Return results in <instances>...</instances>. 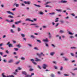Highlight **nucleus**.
<instances>
[{
  "label": "nucleus",
  "instance_id": "obj_48",
  "mask_svg": "<svg viewBox=\"0 0 77 77\" xmlns=\"http://www.w3.org/2000/svg\"><path fill=\"white\" fill-rule=\"evenodd\" d=\"M14 20H11V21H10V23H12V22H14Z\"/></svg>",
  "mask_w": 77,
  "mask_h": 77
},
{
  "label": "nucleus",
  "instance_id": "obj_3",
  "mask_svg": "<svg viewBox=\"0 0 77 77\" xmlns=\"http://www.w3.org/2000/svg\"><path fill=\"white\" fill-rule=\"evenodd\" d=\"M42 66L43 69H46V67H48V66L47 64H44Z\"/></svg>",
  "mask_w": 77,
  "mask_h": 77
},
{
  "label": "nucleus",
  "instance_id": "obj_53",
  "mask_svg": "<svg viewBox=\"0 0 77 77\" xmlns=\"http://www.w3.org/2000/svg\"><path fill=\"white\" fill-rule=\"evenodd\" d=\"M38 68H39L40 69H41V66H40L39 65H38L37 66Z\"/></svg>",
  "mask_w": 77,
  "mask_h": 77
},
{
  "label": "nucleus",
  "instance_id": "obj_30",
  "mask_svg": "<svg viewBox=\"0 0 77 77\" xmlns=\"http://www.w3.org/2000/svg\"><path fill=\"white\" fill-rule=\"evenodd\" d=\"M17 30L18 32H20V31H21L20 28V27L17 28Z\"/></svg>",
  "mask_w": 77,
  "mask_h": 77
},
{
  "label": "nucleus",
  "instance_id": "obj_46",
  "mask_svg": "<svg viewBox=\"0 0 77 77\" xmlns=\"http://www.w3.org/2000/svg\"><path fill=\"white\" fill-rule=\"evenodd\" d=\"M45 45L46 47H48V45L47 44V43H45Z\"/></svg>",
  "mask_w": 77,
  "mask_h": 77
},
{
  "label": "nucleus",
  "instance_id": "obj_37",
  "mask_svg": "<svg viewBox=\"0 0 77 77\" xmlns=\"http://www.w3.org/2000/svg\"><path fill=\"white\" fill-rule=\"evenodd\" d=\"M30 75L26 74V75H25V77H30Z\"/></svg>",
  "mask_w": 77,
  "mask_h": 77
},
{
  "label": "nucleus",
  "instance_id": "obj_63",
  "mask_svg": "<svg viewBox=\"0 0 77 77\" xmlns=\"http://www.w3.org/2000/svg\"><path fill=\"white\" fill-rule=\"evenodd\" d=\"M34 34L35 35H38L39 34H38V33H35Z\"/></svg>",
  "mask_w": 77,
  "mask_h": 77
},
{
  "label": "nucleus",
  "instance_id": "obj_60",
  "mask_svg": "<svg viewBox=\"0 0 77 77\" xmlns=\"http://www.w3.org/2000/svg\"><path fill=\"white\" fill-rule=\"evenodd\" d=\"M60 22L62 23H63L64 21H63V20H60Z\"/></svg>",
  "mask_w": 77,
  "mask_h": 77
},
{
  "label": "nucleus",
  "instance_id": "obj_62",
  "mask_svg": "<svg viewBox=\"0 0 77 77\" xmlns=\"http://www.w3.org/2000/svg\"><path fill=\"white\" fill-rule=\"evenodd\" d=\"M71 54L72 56H74V54H73V53H71Z\"/></svg>",
  "mask_w": 77,
  "mask_h": 77
},
{
  "label": "nucleus",
  "instance_id": "obj_64",
  "mask_svg": "<svg viewBox=\"0 0 77 77\" xmlns=\"http://www.w3.org/2000/svg\"><path fill=\"white\" fill-rule=\"evenodd\" d=\"M59 40H62V38H61V36H59Z\"/></svg>",
  "mask_w": 77,
  "mask_h": 77
},
{
  "label": "nucleus",
  "instance_id": "obj_25",
  "mask_svg": "<svg viewBox=\"0 0 77 77\" xmlns=\"http://www.w3.org/2000/svg\"><path fill=\"white\" fill-rule=\"evenodd\" d=\"M59 20V18L58 17H57L56 18V20H55V22H56V23H57V22H58V21H59V20Z\"/></svg>",
  "mask_w": 77,
  "mask_h": 77
},
{
  "label": "nucleus",
  "instance_id": "obj_2",
  "mask_svg": "<svg viewBox=\"0 0 77 77\" xmlns=\"http://www.w3.org/2000/svg\"><path fill=\"white\" fill-rule=\"evenodd\" d=\"M48 35V38H49V39H51L52 38V36L51 35V34L50 33V32H48L47 33Z\"/></svg>",
  "mask_w": 77,
  "mask_h": 77
},
{
  "label": "nucleus",
  "instance_id": "obj_10",
  "mask_svg": "<svg viewBox=\"0 0 77 77\" xmlns=\"http://www.w3.org/2000/svg\"><path fill=\"white\" fill-rule=\"evenodd\" d=\"M60 3H67V1L62 0L60 2Z\"/></svg>",
  "mask_w": 77,
  "mask_h": 77
},
{
  "label": "nucleus",
  "instance_id": "obj_29",
  "mask_svg": "<svg viewBox=\"0 0 77 77\" xmlns=\"http://www.w3.org/2000/svg\"><path fill=\"white\" fill-rule=\"evenodd\" d=\"M55 12H53L52 13H49V14L50 15H54L55 14Z\"/></svg>",
  "mask_w": 77,
  "mask_h": 77
},
{
  "label": "nucleus",
  "instance_id": "obj_31",
  "mask_svg": "<svg viewBox=\"0 0 77 77\" xmlns=\"http://www.w3.org/2000/svg\"><path fill=\"white\" fill-rule=\"evenodd\" d=\"M8 17H9V18H14V17L11 16V15H9L8 16Z\"/></svg>",
  "mask_w": 77,
  "mask_h": 77
},
{
  "label": "nucleus",
  "instance_id": "obj_17",
  "mask_svg": "<svg viewBox=\"0 0 77 77\" xmlns=\"http://www.w3.org/2000/svg\"><path fill=\"white\" fill-rule=\"evenodd\" d=\"M39 14L40 15H44V13L42 11H40L39 12Z\"/></svg>",
  "mask_w": 77,
  "mask_h": 77
},
{
  "label": "nucleus",
  "instance_id": "obj_16",
  "mask_svg": "<svg viewBox=\"0 0 77 77\" xmlns=\"http://www.w3.org/2000/svg\"><path fill=\"white\" fill-rule=\"evenodd\" d=\"M56 11L57 12H62V10L61 9H56Z\"/></svg>",
  "mask_w": 77,
  "mask_h": 77
},
{
  "label": "nucleus",
  "instance_id": "obj_23",
  "mask_svg": "<svg viewBox=\"0 0 77 77\" xmlns=\"http://www.w3.org/2000/svg\"><path fill=\"white\" fill-rule=\"evenodd\" d=\"M34 6H35L37 7H38V8H41V6L39 5H36V4H34Z\"/></svg>",
  "mask_w": 77,
  "mask_h": 77
},
{
  "label": "nucleus",
  "instance_id": "obj_38",
  "mask_svg": "<svg viewBox=\"0 0 77 77\" xmlns=\"http://www.w3.org/2000/svg\"><path fill=\"white\" fill-rule=\"evenodd\" d=\"M71 73L72 74V75H73V76H74V75H75V74L74 73L72 72H71Z\"/></svg>",
  "mask_w": 77,
  "mask_h": 77
},
{
  "label": "nucleus",
  "instance_id": "obj_44",
  "mask_svg": "<svg viewBox=\"0 0 77 77\" xmlns=\"http://www.w3.org/2000/svg\"><path fill=\"white\" fill-rule=\"evenodd\" d=\"M10 43H11V42H8L7 44H6V45H9L10 44Z\"/></svg>",
  "mask_w": 77,
  "mask_h": 77
},
{
  "label": "nucleus",
  "instance_id": "obj_39",
  "mask_svg": "<svg viewBox=\"0 0 77 77\" xmlns=\"http://www.w3.org/2000/svg\"><path fill=\"white\" fill-rule=\"evenodd\" d=\"M14 49L15 50V51H18V48H15Z\"/></svg>",
  "mask_w": 77,
  "mask_h": 77
},
{
  "label": "nucleus",
  "instance_id": "obj_49",
  "mask_svg": "<svg viewBox=\"0 0 77 77\" xmlns=\"http://www.w3.org/2000/svg\"><path fill=\"white\" fill-rule=\"evenodd\" d=\"M62 69H63V67L61 66L60 69V71H62Z\"/></svg>",
  "mask_w": 77,
  "mask_h": 77
},
{
  "label": "nucleus",
  "instance_id": "obj_58",
  "mask_svg": "<svg viewBox=\"0 0 77 77\" xmlns=\"http://www.w3.org/2000/svg\"><path fill=\"white\" fill-rule=\"evenodd\" d=\"M33 64H34V65H37V63H36V62H33Z\"/></svg>",
  "mask_w": 77,
  "mask_h": 77
},
{
  "label": "nucleus",
  "instance_id": "obj_35",
  "mask_svg": "<svg viewBox=\"0 0 77 77\" xmlns=\"http://www.w3.org/2000/svg\"><path fill=\"white\" fill-rule=\"evenodd\" d=\"M69 38L71 39H72L74 38V37L73 36H69Z\"/></svg>",
  "mask_w": 77,
  "mask_h": 77
},
{
  "label": "nucleus",
  "instance_id": "obj_45",
  "mask_svg": "<svg viewBox=\"0 0 77 77\" xmlns=\"http://www.w3.org/2000/svg\"><path fill=\"white\" fill-rule=\"evenodd\" d=\"M45 7L46 8H48L49 7H50V5H46L45 6Z\"/></svg>",
  "mask_w": 77,
  "mask_h": 77
},
{
  "label": "nucleus",
  "instance_id": "obj_28",
  "mask_svg": "<svg viewBox=\"0 0 77 77\" xmlns=\"http://www.w3.org/2000/svg\"><path fill=\"white\" fill-rule=\"evenodd\" d=\"M10 31L11 32V33H14V30L13 29H11L10 30Z\"/></svg>",
  "mask_w": 77,
  "mask_h": 77
},
{
  "label": "nucleus",
  "instance_id": "obj_15",
  "mask_svg": "<svg viewBox=\"0 0 77 77\" xmlns=\"http://www.w3.org/2000/svg\"><path fill=\"white\" fill-rule=\"evenodd\" d=\"M13 61L14 60H11L8 61V63H12Z\"/></svg>",
  "mask_w": 77,
  "mask_h": 77
},
{
  "label": "nucleus",
  "instance_id": "obj_18",
  "mask_svg": "<svg viewBox=\"0 0 77 77\" xmlns=\"http://www.w3.org/2000/svg\"><path fill=\"white\" fill-rule=\"evenodd\" d=\"M68 32L69 34L70 35H74V33H72V32H71L70 31H68Z\"/></svg>",
  "mask_w": 77,
  "mask_h": 77
},
{
  "label": "nucleus",
  "instance_id": "obj_41",
  "mask_svg": "<svg viewBox=\"0 0 77 77\" xmlns=\"http://www.w3.org/2000/svg\"><path fill=\"white\" fill-rule=\"evenodd\" d=\"M3 62H5V63H6L7 62V60L6 59H4L3 60Z\"/></svg>",
  "mask_w": 77,
  "mask_h": 77
},
{
  "label": "nucleus",
  "instance_id": "obj_43",
  "mask_svg": "<svg viewBox=\"0 0 77 77\" xmlns=\"http://www.w3.org/2000/svg\"><path fill=\"white\" fill-rule=\"evenodd\" d=\"M34 74H35L34 73H31V75H30V77H32V75H34Z\"/></svg>",
  "mask_w": 77,
  "mask_h": 77
},
{
  "label": "nucleus",
  "instance_id": "obj_61",
  "mask_svg": "<svg viewBox=\"0 0 77 77\" xmlns=\"http://www.w3.org/2000/svg\"><path fill=\"white\" fill-rule=\"evenodd\" d=\"M51 76L52 77H54V75L53 74H51Z\"/></svg>",
  "mask_w": 77,
  "mask_h": 77
},
{
  "label": "nucleus",
  "instance_id": "obj_13",
  "mask_svg": "<svg viewBox=\"0 0 77 77\" xmlns=\"http://www.w3.org/2000/svg\"><path fill=\"white\" fill-rule=\"evenodd\" d=\"M63 58H64V59L65 61H68V60H69V59L67 58H65V57H63Z\"/></svg>",
  "mask_w": 77,
  "mask_h": 77
},
{
  "label": "nucleus",
  "instance_id": "obj_54",
  "mask_svg": "<svg viewBox=\"0 0 77 77\" xmlns=\"http://www.w3.org/2000/svg\"><path fill=\"white\" fill-rule=\"evenodd\" d=\"M29 71H33V69L31 68L29 69Z\"/></svg>",
  "mask_w": 77,
  "mask_h": 77
},
{
  "label": "nucleus",
  "instance_id": "obj_12",
  "mask_svg": "<svg viewBox=\"0 0 77 77\" xmlns=\"http://www.w3.org/2000/svg\"><path fill=\"white\" fill-rule=\"evenodd\" d=\"M48 38H46L45 39H43V41L44 42H48Z\"/></svg>",
  "mask_w": 77,
  "mask_h": 77
},
{
  "label": "nucleus",
  "instance_id": "obj_47",
  "mask_svg": "<svg viewBox=\"0 0 77 77\" xmlns=\"http://www.w3.org/2000/svg\"><path fill=\"white\" fill-rule=\"evenodd\" d=\"M73 71H77V68L72 69Z\"/></svg>",
  "mask_w": 77,
  "mask_h": 77
},
{
  "label": "nucleus",
  "instance_id": "obj_6",
  "mask_svg": "<svg viewBox=\"0 0 77 77\" xmlns=\"http://www.w3.org/2000/svg\"><path fill=\"white\" fill-rule=\"evenodd\" d=\"M15 5L16 7H19L20 6V5L19 4H17V3H15L13 5V6H14Z\"/></svg>",
  "mask_w": 77,
  "mask_h": 77
},
{
  "label": "nucleus",
  "instance_id": "obj_27",
  "mask_svg": "<svg viewBox=\"0 0 77 77\" xmlns=\"http://www.w3.org/2000/svg\"><path fill=\"white\" fill-rule=\"evenodd\" d=\"M70 48L71 49H77V47H71Z\"/></svg>",
  "mask_w": 77,
  "mask_h": 77
},
{
  "label": "nucleus",
  "instance_id": "obj_52",
  "mask_svg": "<svg viewBox=\"0 0 77 77\" xmlns=\"http://www.w3.org/2000/svg\"><path fill=\"white\" fill-rule=\"evenodd\" d=\"M3 53L2 52H0V54H1V56H3Z\"/></svg>",
  "mask_w": 77,
  "mask_h": 77
},
{
  "label": "nucleus",
  "instance_id": "obj_36",
  "mask_svg": "<svg viewBox=\"0 0 77 77\" xmlns=\"http://www.w3.org/2000/svg\"><path fill=\"white\" fill-rule=\"evenodd\" d=\"M30 19L27 18L25 20V21H30Z\"/></svg>",
  "mask_w": 77,
  "mask_h": 77
},
{
  "label": "nucleus",
  "instance_id": "obj_33",
  "mask_svg": "<svg viewBox=\"0 0 77 77\" xmlns=\"http://www.w3.org/2000/svg\"><path fill=\"white\" fill-rule=\"evenodd\" d=\"M31 37L32 38H35V37L33 35H32L31 36Z\"/></svg>",
  "mask_w": 77,
  "mask_h": 77
},
{
  "label": "nucleus",
  "instance_id": "obj_19",
  "mask_svg": "<svg viewBox=\"0 0 77 77\" xmlns=\"http://www.w3.org/2000/svg\"><path fill=\"white\" fill-rule=\"evenodd\" d=\"M20 35H21V36H22V38H24L25 37V35L24 34L21 33Z\"/></svg>",
  "mask_w": 77,
  "mask_h": 77
},
{
  "label": "nucleus",
  "instance_id": "obj_57",
  "mask_svg": "<svg viewBox=\"0 0 77 77\" xmlns=\"http://www.w3.org/2000/svg\"><path fill=\"white\" fill-rule=\"evenodd\" d=\"M51 46H52V47H55V45L52 44H51Z\"/></svg>",
  "mask_w": 77,
  "mask_h": 77
},
{
  "label": "nucleus",
  "instance_id": "obj_24",
  "mask_svg": "<svg viewBox=\"0 0 77 77\" xmlns=\"http://www.w3.org/2000/svg\"><path fill=\"white\" fill-rule=\"evenodd\" d=\"M17 47H18V48H20L21 47V46L20 45V44H19L18 45H17Z\"/></svg>",
  "mask_w": 77,
  "mask_h": 77
},
{
  "label": "nucleus",
  "instance_id": "obj_42",
  "mask_svg": "<svg viewBox=\"0 0 77 77\" xmlns=\"http://www.w3.org/2000/svg\"><path fill=\"white\" fill-rule=\"evenodd\" d=\"M6 21H7V22H8V23H10V21L8 20V19H6L5 20Z\"/></svg>",
  "mask_w": 77,
  "mask_h": 77
},
{
  "label": "nucleus",
  "instance_id": "obj_8",
  "mask_svg": "<svg viewBox=\"0 0 77 77\" xmlns=\"http://www.w3.org/2000/svg\"><path fill=\"white\" fill-rule=\"evenodd\" d=\"M5 73H3L2 74V76H3V77H11V75H10V76H5Z\"/></svg>",
  "mask_w": 77,
  "mask_h": 77
},
{
  "label": "nucleus",
  "instance_id": "obj_55",
  "mask_svg": "<svg viewBox=\"0 0 77 77\" xmlns=\"http://www.w3.org/2000/svg\"><path fill=\"white\" fill-rule=\"evenodd\" d=\"M16 10V8H14L12 9V10L13 11H15Z\"/></svg>",
  "mask_w": 77,
  "mask_h": 77
},
{
  "label": "nucleus",
  "instance_id": "obj_4",
  "mask_svg": "<svg viewBox=\"0 0 77 77\" xmlns=\"http://www.w3.org/2000/svg\"><path fill=\"white\" fill-rule=\"evenodd\" d=\"M24 3L25 4H27V5H30V3H31V2L30 1H24Z\"/></svg>",
  "mask_w": 77,
  "mask_h": 77
},
{
  "label": "nucleus",
  "instance_id": "obj_9",
  "mask_svg": "<svg viewBox=\"0 0 77 77\" xmlns=\"http://www.w3.org/2000/svg\"><path fill=\"white\" fill-rule=\"evenodd\" d=\"M35 59V61L36 62H38V61H41V60L38 59V58L37 57H36Z\"/></svg>",
  "mask_w": 77,
  "mask_h": 77
},
{
  "label": "nucleus",
  "instance_id": "obj_21",
  "mask_svg": "<svg viewBox=\"0 0 77 77\" xmlns=\"http://www.w3.org/2000/svg\"><path fill=\"white\" fill-rule=\"evenodd\" d=\"M8 47H9L10 48H11V47H14V46H13V45H12V44H10V45H8Z\"/></svg>",
  "mask_w": 77,
  "mask_h": 77
},
{
  "label": "nucleus",
  "instance_id": "obj_34",
  "mask_svg": "<svg viewBox=\"0 0 77 77\" xmlns=\"http://www.w3.org/2000/svg\"><path fill=\"white\" fill-rule=\"evenodd\" d=\"M59 23H58L56 25H55V27H57V26H59Z\"/></svg>",
  "mask_w": 77,
  "mask_h": 77
},
{
  "label": "nucleus",
  "instance_id": "obj_50",
  "mask_svg": "<svg viewBox=\"0 0 77 77\" xmlns=\"http://www.w3.org/2000/svg\"><path fill=\"white\" fill-rule=\"evenodd\" d=\"M12 28H15V25H13L12 26Z\"/></svg>",
  "mask_w": 77,
  "mask_h": 77
},
{
  "label": "nucleus",
  "instance_id": "obj_51",
  "mask_svg": "<svg viewBox=\"0 0 77 77\" xmlns=\"http://www.w3.org/2000/svg\"><path fill=\"white\" fill-rule=\"evenodd\" d=\"M9 51H8V50H6V53H7V54H9Z\"/></svg>",
  "mask_w": 77,
  "mask_h": 77
},
{
  "label": "nucleus",
  "instance_id": "obj_7",
  "mask_svg": "<svg viewBox=\"0 0 77 77\" xmlns=\"http://www.w3.org/2000/svg\"><path fill=\"white\" fill-rule=\"evenodd\" d=\"M6 13H8V14H11V15H14V14L13 13L11 12L10 11H6Z\"/></svg>",
  "mask_w": 77,
  "mask_h": 77
},
{
  "label": "nucleus",
  "instance_id": "obj_20",
  "mask_svg": "<svg viewBox=\"0 0 77 77\" xmlns=\"http://www.w3.org/2000/svg\"><path fill=\"white\" fill-rule=\"evenodd\" d=\"M20 59L22 60H26V58L24 57H21L20 58Z\"/></svg>",
  "mask_w": 77,
  "mask_h": 77
},
{
  "label": "nucleus",
  "instance_id": "obj_11",
  "mask_svg": "<svg viewBox=\"0 0 77 77\" xmlns=\"http://www.w3.org/2000/svg\"><path fill=\"white\" fill-rule=\"evenodd\" d=\"M22 73L24 75H27V72L25 71H23L22 72Z\"/></svg>",
  "mask_w": 77,
  "mask_h": 77
},
{
  "label": "nucleus",
  "instance_id": "obj_22",
  "mask_svg": "<svg viewBox=\"0 0 77 77\" xmlns=\"http://www.w3.org/2000/svg\"><path fill=\"white\" fill-rule=\"evenodd\" d=\"M37 42H39V43H40V44L42 43V42L40 40L37 39Z\"/></svg>",
  "mask_w": 77,
  "mask_h": 77
},
{
  "label": "nucleus",
  "instance_id": "obj_1",
  "mask_svg": "<svg viewBox=\"0 0 77 77\" xmlns=\"http://www.w3.org/2000/svg\"><path fill=\"white\" fill-rule=\"evenodd\" d=\"M36 54L40 58H41V56H45V54H43V52H41L40 54L39 53H37Z\"/></svg>",
  "mask_w": 77,
  "mask_h": 77
},
{
  "label": "nucleus",
  "instance_id": "obj_56",
  "mask_svg": "<svg viewBox=\"0 0 77 77\" xmlns=\"http://www.w3.org/2000/svg\"><path fill=\"white\" fill-rule=\"evenodd\" d=\"M54 68L55 69H57V66H54Z\"/></svg>",
  "mask_w": 77,
  "mask_h": 77
},
{
  "label": "nucleus",
  "instance_id": "obj_40",
  "mask_svg": "<svg viewBox=\"0 0 77 77\" xmlns=\"http://www.w3.org/2000/svg\"><path fill=\"white\" fill-rule=\"evenodd\" d=\"M30 61H31V62H32L33 63V62H34V61H35V60L33 59H31L30 60Z\"/></svg>",
  "mask_w": 77,
  "mask_h": 77
},
{
  "label": "nucleus",
  "instance_id": "obj_14",
  "mask_svg": "<svg viewBox=\"0 0 77 77\" xmlns=\"http://www.w3.org/2000/svg\"><path fill=\"white\" fill-rule=\"evenodd\" d=\"M54 54H55V52H51L50 53V55L51 56H53V55Z\"/></svg>",
  "mask_w": 77,
  "mask_h": 77
},
{
  "label": "nucleus",
  "instance_id": "obj_5",
  "mask_svg": "<svg viewBox=\"0 0 77 77\" xmlns=\"http://www.w3.org/2000/svg\"><path fill=\"white\" fill-rule=\"evenodd\" d=\"M22 21L21 20H20L19 21L16 22L15 23V24H16V25H18L19 23H21Z\"/></svg>",
  "mask_w": 77,
  "mask_h": 77
},
{
  "label": "nucleus",
  "instance_id": "obj_59",
  "mask_svg": "<svg viewBox=\"0 0 77 77\" xmlns=\"http://www.w3.org/2000/svg\"><path fill=\"white\" fill-rule=\"evenodd\" d=\"M34 49H35V50H38V49L37 48V47L34 48Z\"/></svg>",
  "mask_w": 77,
  "mask_h": 77
},
{
  "label": "nucleus",
  "instance_id": "obj_26",
  "mask_svg": "<svg viewBox=\"0 0 77 77\" xmlns=\"http://www.w3.org/2000/svg\"><path fill=\"white\" fill-rule=\"evenodd\" d=\"M28 45L29 47H33V46H32V45H31L30 44H28Z\"/></svg>",
  "mask_w": 77,
  "mask_h": 77
},
{
  "label": "nucleus",
  "instance_id": "obj_32",
  "mask_svg": "<svg viewBox=\"0 0 77 77\" xmlns=\"http://www.w3.org/2000/svg\"><path fill=\"white\" fill-rule=\"evenodd\" d=\"M60 32L63 33L64 32V31H63V30H61L60 31Z\"/></svg>",
  "mask_w": 77,
  "mask_h": 77
}]
</instances>
